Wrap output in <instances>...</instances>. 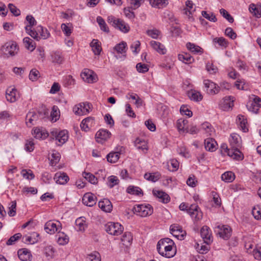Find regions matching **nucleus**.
<instances>
[{"mask_svg":"<svg viewBox=\"0 0 261 261\" xmlns=\"http://www.w3.org/2000/svg\"><path fill=\"white\" fill-rule=\"evenodd\" d=\"M71 25L72 24L70 23H68L67 24L62 23L61 24V29L65 35L67 36H70L72 33V29L71 28Z\"/></svg>","mask_w":261,"mask_h":261,"instance_id":"603ef678","label":"nucleus"},{"mask_svg":"<svg viewBox=\"0 0 261 261\" xmlns=\"http://www.w3.org/2000/svg\"><path fill=\"white\" fill-rule=\"evenodd\" d=\"M217 228L219 229L218 234L224 240H228L231 235V229L227 225H218Z\"/></svg>","mask_w":261,"mask_h":261,"instance_id":"9d476101","label":"nucleus"},{"mask_svg":"<svg viewBox=\"0 0 261 261\" xmlns=\"http://www.w3.org/2000/svg\"><path fill=\"white\" fill-rule=\"evenodd\" d=\"M51 135L53 139L55 138L60 143L58 145L64 144L68 139V132L66 130H62L59 132L57 130H54L51 132Z\"/></svg>","mask_w":261,"mask_h":261,"instance_id":"423d86ee","label":"nucleus"},{"mask_svg":"<svg viewBox=\"0 0 261 261\" xmlns=\"http://www.w3.org/2000/svg\"><path fill=\"white\" fill-rule=\"evenodd\" d=\"M111 133L108 130L101 129L95 135L96 141L99 143L103 144L107 140L110 138Z\"/></svg>","mask_w":261,"mask_h":261,"instance_id":"6e6552de","label":"nucleus"},{"mask_svg":"<svg viewBox=\"0 0 261 261\" xmlns=\"http://www.w3.org/2000/svg\"><path fill=\"white\" fill-rule=\"evenodd\" d=\"M39 76V72L35 68L32 69L30 72L29 79L32 81H36Z\"/></svg>","mask_w":261,"mask_h":261,"instance_id":"052dcab7","label":"nucleus"},{"mask_svg":"<svg viewBox=\"0 0 261 261\" xmlns=\"http://www.w3.org/2000/svg\"><path fill=\"white\" fill-rule=\"evenodd\" d=\"M234 174L231 171H227L222 174L221 175V179L222 180L227 182H232L234 179Z\"/></svg>","mask_w":261,"mask_h":261,"instance_id":"f704fd0d","label":"nucleus"},{"mask_svg":"<svg viewBox=\"0 0 261 261\" xmlns=\"http://www.w3.org/2000/svg\"><path fill=\"white\" fill-rule=\"evenodd\" d=\"M54 179H56V182L57 184L61 185L66 184L69 179L67 175L64 172H58L56 173Z\"/></svg>","mask_w":261,"mask_h":261,"instance_id":"aec40b11","label":"nucleus"},{"mask_svg":"<svg viewBox=\"0 0 261 261\" xmlns=\"http://www.w3.org/2000/svg\"><path fill=\"white\" fill-rule=\"evenodd\" d=\"M60 154L58 152H53L51 154V159L50 161L52 165H56L60 160Z\"/></svg>","mask_w":261,"mask_h":261,"instance_id":"69168bd1","label":"nucleus"},{"mask_svg":"<svg viewBox=\"0 0 261 261\" xmlns=\"http://www.w3.org/2000/svg\"><path fill=\"white\" fill-rule=\"evenodd\" d=\"M81 76L85 82L89 83H94L97 81V75L89 70L85 69L81 73Z\"/></svg>","mask_w":261,"mask_h":261,"instance_id":"1a4fd4ad","label":"nucleus"},{"mask_svg":"<svg viewBox=\"0 0 261 261\" xmlns=\"http://www.w3.org/2000/svg\"><path fill=\"white\" fill-rule=\"evenodd\" d=\"M214 43H217L220 46L226 47L228 45V41L223 37L215 38Z\"/></svg>","mask_w":261,"mask_h":261,"instance_id":"6e6d98bb","label":"nucleus"},{"mask_svg":"<svg viewBox=\"0 0 261 261\" xmlns=\"http://www.w3.org/2000/svg\"><path fill=\"white\" fill-rule=\"evenodd\" d=\"M16 90L15 88L11 90L8 89L6 92L7 100L11 102H15L16 100Z\"/></svg>","mask_w":261,"mask_h":261,"instance_id":"c85d7f7f","label":"nucleus"},{"mask_svg":"<svg viewBox=\"0 0 261 261\" xmlns=\"http://www.w3.org/2000/svg\"><path fill=\"white\" fill-rule=\"evenodd\" d=\"M201 128L205 131L208 135L211 136L213 132V128L208 122H205L202 124Z\"/></svg>","mask_w":261,"mask_h":261,"instance_id":"8fccbe9b","label":"nucleus"},{"mask_svg":"<svg viewBox=\"0 0 261 261\" xmlns=\"http://www.w3.org/2000/svg\"><path fill=\"white\" fill-rule=\"evenodd\" d=\"M23 43L24 46L31 51H33L35 48V43L29 37H25L23 39Z\"/></svg>","mask_w":261,"mask_h":261,"instance_id":"2f4dec72","label":"nucleus"},{"mask_svg":"<svg viewBox=\"0 0 261 261\" xmlns=\"http://www.w3.org/2000/svg\"><path fill=\"white\" fill-rule=\"evenodd\" d=\"M135 145L138 149L147 150V143L144 140L137 138L135 141Z\"/></svg>","mask_w":261,"mask_h":261,"instance_id":"58836bf2","label":"nucleus"},{"mask_svg":"<svg viewBox=\"0 0 261 261\" xmlns=\"http://www.w3.org/2000/svg\"><path fill=\"white\" fill-rule=\"evenodd\" d=\"M95 196L91 193H86L83 197V202L88 206H92L96 204Z\"/></svg>","mask_w":261,"mask_h":261,"instance_id":"f3484780","label":"nucleus"},{"mask_svg":"<svg viewBox=\"0 0 261 261\" xmlns=\"http://www.w3.org/2000/svg\"><path fill=\"white\" fill-rule=\"evenodd\" d=\"M188 123V120L184 119H178L176 122V127L180 133H185V126Z\"/></svg>","mask_w":261,"mask_h":261,"instance_id":"e433bc0d","label":"nucleus"},{"mask_svg":"<svg viewBox=\"0 0 261 261\" xmlns=\"http://www.w3.org/2000/svg\"><path fill=\"white\" fill-rule=\"evenodd\" d=\"M127 193L136 195H139L140 194H143L142 192V190L137 187H135L133 186H129L127 189Z\"/></svg>","mask_w":261,"mask_h":261,"instance_id":"49530a36","label":"nucleus"},{"mask_svg":"<svg viewBox=\"0 0 261 261\" xmlns=\"http://www.w3.org/2000/svg\"><path fill=\"white\" fill-rule=\"evenodd\" d=\"M96 20L101 30L107 33L109 32V30L107 27V24L106 23L104 19L101 17L98 16L97 17Z\"/></svg>","mask_w":261,"mask_h":261,"instance_id":"de8ad7c7","label":"nucleus"},{"mask_svg":"<svg viewBox=\"0 0 261 261\" xmlns=\"http://www.w3.org/2000/svg\"><path fill=\"white\" fill-rule=\"evenodd\" d=\"M152 47L160 54L164 55L166 53V49L164 45L155 41H151L150 42Z\"/></svg>","mask_w":261,"mask_h":261,"instance_id":"5701e85b","label":"nucleus"},{"mask_svg":"<svg viewBox=\"0 0 261 261\" xmlns=\"http://www.w3.org/2000/svg\"><path fill=\"white\" fill-rule=\"evenodd\" d=\"M95 124L94 119L92 117H88L83 119L80 124L81 129L85 131H88L90 128Z\"/></svg>","mask_w":261,"mask_h":261,"instance_id":"9b49d317","label":"nucleus"},{"mask_svg":"<svg viewBox=\"0 0 261 261\" xmlns=\"http://www.w3.org/2000/svg\"><path fill=\"white\" fill-rule=\"evenodd\" d=\"M127 44L125 42H121V43L117 44L114 49L119 54H125L126 53V47Z\"/></svg>","mask_w":261,"mask_h":261,"instance_id":"79ce46f5","label":"nucleus"},{"mask_svg":"<svg viewBox=\"0 0 261 261\" xmlns=\"http://www.w3.org/2000/svg\"><path fill=\"white\" fill-rule=\"evenodd\" d=\"M26 124L29 127L35 125L39 119V115L35 112H29L26 116Z\"/></svg>","mask_w":261,"mask_h":261,"instance_id":"ddd939ff","label":"nucleus"},{"mask_svg":"<svg viewBox=\"0 0 261 261\" xmlns=\"http://www.w3.org/2000/svg\"><path fill=\"white\" fill-rule=\"evenodd\" d=\"M144 177L147 180L155 182L160 179V175L157 173H146Z\"/></svg>","mask_w":261,"mask_h":261,"instance_id":"ea45409f","label":"nucleus"},{"mask_svg":"<svg viewBox=\"0 0 261 261\" xmlns=\"http://www.w3.org/2000/svg\"><path fill=\"white\" fill-rule=\"evenodd\" d=\"M98 206L103 211L110 213L112 211L113 206L111 202L108 199H103L98 202Z\"/></svg>","mask_w":261,"mask_h":261,"instance_id":"dca6fc26","label":"nucleus"},{"mask_svg":"<svg viewBox=\"0 0 261 261\" xmlns=\"http://www.w3.org/2000/svg\"><path fill=\"white\" fill-rule=\"evenodd\" d=\"M188 213L196 221L199 220L202 218V213L196 204H191L188 208Z\"/></svg>","mask_w":261,"mask_h":261,"instance_id":"0eeeda50","label":"nucleus"},{"mask_svg":"<svg viewBox=\"0 0 261 261\" xmlns=\"http://www.w3.org/2000/svg\"><path fill=\"white\" fill-rule=\"evenodd\" d=\"M120 152H110L107 155V159L108 162L110 163H116L120 158Z\"/></svg>","mask_w":261,"mask_h":261,"instance_id":"c9c22d12","label":"nucleus"},{"mask_svg":"<svg viewBox=\"0 0 261 261\" xmlns=\"http://www.w3.org/2000/svg\"><path fill=\"white\" fill-rule=\"evenodd\" d=\"M87 258L90 261H100L101 257L99 252L94 251L88 255Z\"/></svg>","mask_w":261,"mask_h":261,"instance_id":"5fc2aeb1","label":"nucleus"},{"mask_svg":"<svg viewBox=\"0 0 261 261\" xmlns=\"http://www.w3.org/2000/svg\"><path fill=\"white\" fill-rule=\"evenodd\" d=\"M92 51L95 55H99L101 51L100 44L98 40L93 39L90 43Z\"/></svg>","mask_w":261,"mask_h":261,"instance_id":"cd10ccee","label":"nucleus"},{"mask_svg":"<svg viewBox=\"0 0 261 261\" xmlns=\"http://www.w3.org/2000/svg\"><path fill=\"white\" fill-rule=\"evenodd\" d=\"M136 69L140 73H145L149 70L147 65L141 63H139L136 65Z\"/></svg>","mask_w":261,"mask_h":261,"instance_id":"680f3d73","label":"nucleus"},{"mask_svg":"<svg viewBox=\"0 0 261 261\" xmlns=\"http://www.w3.org/2000/svg\"><path fill=\"white\" fill-rule=\"evenodd\" d=\"M37 31L38 35L40 34V39H46L49 38L50 36V33L48 30L46 28H44L41 25H38L37 27Z\"/></svg>","mask_w":261,"mask_h":261,"instance_id":"473e14b6","label":"nucleus"},{"mask_svg":"<svg viewBox=\"0 0 261 261\" xmlns=\"http://www.w3.org/2000/svg\"><path fill=\"white\" fill-rule=\"evenodd\" d=\"M33 132L34 136L36 139H44L48 136V134L46 130H43L40 128H35L34 129Z\"/></svg>","mask_w":261,"mask_h":261,"instance_id":"a878e982","label":"nucleus"},{"mask_svg":"<svg viewBox=\"0 0 261 261\" xmlns=\"http://www.w3.org/2000/svg\"><path fill=\"white\" fill-rule=\"evenodd\" d=\"M178 57L180 61L186 64L191 63L194 60L193 58L189 54L187 53L179 54Z\"/></svg>","mask_w":261,"mask_h":261,"instance_id":"a19ab883","label":"nucleus"},{"mask_svg":"<svg viewBox=\"0 0 261 261\" xmlns=\"http://www.w3.org/2000/svg\"><path fill=\"white\" fill-rule=\"evenodd\" d=\"M105 230L110 234L118 236L120 234L123 229V226L119 223L108 222L105 226Z\"/></svg>","mask_w":261,"mask_h":261,"instance_id":"7ed1b4c3","label":"nucleus"},{"mask_svg":"<svg viewBox=\"0 0 261 261\" xmlns=\"http://www.w3.org/2000/svg\"><path fill=\"white\" fill-rule=\"evenodd\" d=\"M201 14L203 17L211 21L215 22L217 21L216 16L213 13H208L206 11H202Z\"/></svg>","mask_w":261,"mask_h":261,"instance_id":"09e8293b","label":"nucleus"},{"mask_svg":"<svg viewBox=\"0 0 261 261\" xmlns=\"http://www.w3.org/2000/svg\"><path fill=\"white\" fill-rule=\"evenodd\" d=\"M18 256L19 259L22 261L30 260L32 256L31 252L26 248H22L18 250Z\"/></svg>","mask_w":261,"mask_h":261,"instance_id":"6ab92c4d","label":"nucleus"},{"mask_svg":"<svg viewBox=\"0 0 261 261\" xmlns=\"http://www.w3.org/2000/svg\"><path fill=\"white\" fill-rule=\"evenodd\" d=\"M170 244H174L173 241L168 238L160 240L157 244L156 249L160 254H164V251L162 249L165 246H168Z\"/></svg>","mask_w":261,"mask_h":261,"instance_id":"4468645a","label":"nucleus"},{"mask_svg":"<svg viewBox=\"0 0 261 261\" xmlns=\"http://www.w3.org/2000/svg\"><path fill=\"white\" fill-rule=\"evenodd\" d=\"M76 226L78 227V230L84 231L86 227L85 221L82 218H79L75 221Z\"/></svg>","mask_w":261,"mask_h":261,"instance_id":"e2e57ef3","label":"nucleus"},{"mask_svg":"<svg viewBox=\"0 0 261 261\" xmlns=\"http://www.w3.org/2000/svg\"><path fill=\"white\" fill-rule=\"evenodd\" d=\"M241 139L239 135L233 134L231 135V139L230 140V144L233 147H239L241 145Z\"/></svg>","mask_w":261,"mask_h":261,"instance_id":"37998d69","label":"nucleus"},{"mask_svg":"<svg viewBox=\"0 0 261 261\" xmlns=\"http://www.w3.org/2000/svg\"><path fill=\"white\" fill-rule=\"evenodd\" d=\"M92 109V105L89 102H82L75 106L73 111L76 115H83L88 114Z\"/></svg>","mask_w":261,"mask_h":261,"instance_id":"20e7f679","label":"nucleus"},{"mask_svg":"<svg viewBox=\"0 0 261 261\" xmlns=\"http://www.w3.org/2000/svg\"><path fill=\"white\" fill-rule=\"evenodd\" d=\"M153 194L163 203H167L170 200L169 195L162 191L153 190Z\"/></svg>","mask_w":261,"mask_h":261,"instance_id":"2eb2a0df","label":"nucleus"},{"mask_svg":"<svg viewBox=\"0 0 261 261\" xmlns=\"http://www.w3.org/2000/svg\"><path fill=\"white\" fill-rule=\"evenodd\" d=\"M8 8L11 13L15 16H18L20 15V10L13 4H9L8 5Z\"/></svg>","mask_w":261,"mask_h":261,"instance_id":"0e129e2a","label":"nucleus"},{"mask_svg":"<svg viewBox=\"0 0 261 261\" xmlns=\"http://www.w3.org/2000/svg\"><path fill=\"white\" fill-rule=\"evenodd\" d=\"M52 60L53 62L61 64L62 63L63 58L59 52L55 53L52 56Z\"/></svg>","mask_w":261,"mask_h":261,"instance_id":"bf43d9fd","label":"nucleus"},{"mask_svg":"<svg viewBox=\"0 0 261 261\" xmlns=\"http://www.w3.org/2000/svg\"><path fill=\"white\" fill-rule=\"evenodd\" d=\"M205 148L210 151H214L216 149L217 142L214 139L207 138L204 141Z\"/></svg>","mask_w":261,"mask_h":261,"instance_id":"b1692460","label":"nucleus"},{"mask_svg":"<svg viewBox=\"0 0 261 261\" xmlns=\"http://www.w3.org/2000/svg\"><path fill=\"white\" fill-rule=\"evenodd\" d=\"M174 244H170L168 246H165L162 249L164 251V254H161L162 256L167 258H171L173 257L176 252L173 250V246Z\"/></svg>","mask_w":261,"mask_h":261,"instance_id":"412c9836","label":"nucleus"},{"mask_svg":"<svg viewBox=\"0 0 261 261\" xmlns=\"http://www.w3.org/2000/svg\"><path fill=\"white\" fill-rule=\"evenodd\" d=\"M83 176L92 184H96L97 183V178L91 173L84 172L83 173Z\"/></svg>","mask_w":261,"mask_h":261,"instance_id":"4c0bfd02","label":"nucleus"},{"mask_svg":"<svg viewBox=\"0 0 261 261\" xmlns=\"http://www.w3.org/2000/svg\"><path fill=\"white\" fill-rule=\"evenodd\" d=\"M209 228L207 226H203L200 229V235L204 242L206 244H210L212 240Z\"/></svg>","mask_w":261,"mask_h":261,"instance_id":"f8f14e48","label":"nucleus"},{"mask_svg":"<svg viewBox=\"0 0 261 261\" xmlns=\"http://www.w3.org/2000/svg\"><path fill=\"white\" fill-rule=\"evenodd\" d=\"M108 185L110 188H113L114 186L117 185L119 183V179L117 177L112 175L108 178Z\"/></svg>","mask_w":261,"mask_h":261,"instance_id":"4d7b16f0","label":"nucleus"},{"mask_svg":"<svg viewBox=\"0 0 261 261\" xmlns=\"http://www.w3.org/2000/svg\"><path fill=\"white\" fill-rule=\"evenodd\" d=\"M250 12L257 18L261 16V6L256 5L252 4L249 8Z\"/></svg>","mask_w":261,"mask_h":261,"instance_id":"c756f323","label":"nucleus"},{"mask_svg":"<svg viewBox=\"0 0 261 261\" xmlns=\"http://www.w3.org/2000/svg\"><path fill=\"white\" fill-rule=\"evenodd\" d=\"M22 235L20 233H17L9 238L7 241L6 244L7 245H12L14 244L16 241L20 239Z\"/></svg>","mask_w":261,"mask_h":261,"instance_id":"864d4df0","label":"nucleus"},{"mask_svg":"<svg viewBox=\"0 0 261 261\" xmlns=\"http://www.w3.org/2000/svg\"><path fill=\"white\" fill-rule=\"evenodd\" d=\"M69 238L64 233H59L58 234V243L60 245H64L68 243Z\"/></svg>","mask_w":261,"mask_h":261,"instance_id":"a18cd8bd","label":"nucleus"},{"mask_svg":"<svg viewBox=\"0 0 261 261\" xmlns=\"http://www.w3.org/2000/svg\"><path fill=\"white\" fill-rule=\"evenodd\" d=\"M18 49L16 43L13 41L6 43L1 48V50L4 54L11 56H15Z\"/></svg>","mask_w":261,"mask_h":261,"instance_id":"39448f33","label":"nucleus"},{"mask_svg":"<svg viewBox=\"0 0 261 261\" xmlns=\"http://www.w3.org/2000/svg\"><path fill=\"white\" fill-rule=\"evenodd\" d=\"M233 97L231 96L225 97L223 99V101L221 102L220 104V107L223 110H226L227 109H229L232 108L233 106Z\"/></svg>","mask_w":261,"mask_h":261,"instance_id":"a211bd4d","label":"nucleus"},{"mask_svg":"<svg viewBox=\"0 0 261 261\" xmlns=\"http://www.w3.org/2000/svg\"><path fill=\"white\" fill-rule=\"evenodd\" d=\"M237 121L239 124L240 128L244 132H246L248 130L246 126L247 123V119L244 116L239 115L237 117Z\"/></svg>","mask_w":261,"mask_h":261,"instance_id":"393cba45","label":"nucleus"},{"mask_svg":"<svg viewBox=\"0 0 261 261\" xmlns=\"http://www.w3.org/2000/svg\"><path fill=\"white\" fill-rule=\"evenodd\" d=\"M225 34L231 39H234L237 37L236 33L231 28H227L225 31Z\"/></svg>","mask_w":261,"mask_h":261,"instance_id":"338daca9","label":"nucleus"},{"mask_svg":"<svg viewBox=\"0 0 261 261\" xmlns=\"http://www.w3.org/2000/svg\"><path fill=\"white\" fill-rule=\"evenodd\" d=\"M188 97L191 100L199 101L202 99V95L200 92L195 90H190L188 92Z\"/></svg>","mask_w":261,"mask_h":261,"instance_id":"bb28decb","label":"nucleus"},{"mask_svg":"<svg viewBox=\"0 0 261 261\" xmlns=\"http://www.w3.org/2000/svg\"><path fill=\"white\" fill-rule=\"evenodd\" d=\"M134 213L141 217H146L151 215L153 213V207L150 205L140 204L133 207Z\"/></svg>","mask_w":261,"mask_h":261,"instance_id":"f03ea898","label":"nucleus"},{"mask_svg":"<svg viewBox=\"0 0 261 261\" xmlns=\"http://www.w3.org/2000/svg\"><path fill=\"white\" fill-rule=\"evenodd\" d=\"M108 22L114 28L119 29L121 32L126 33L129 31L128 24L123 20L115 18L113 16L108 17Z\"/></svg>","mask_w":261,"mask_h":261,"instance_id":"f257e3e1","label":"nucleus"},{"mask_svg":"<svg viewBox=\"0 0 261 261\" xmlns=\"http://www.w3.org/2000/svg\"><path fill=\"white\" fill-rule=\"evenodd\" d=\"M149 3L152 7L159 9L165 7L168 4L167 0H149Z\"/></svg>","mask_w":261,"mask_h":261,"instance_id":"7c9ffc66","label":"nucleus"},{"mask_svg":"<svg viewBox=\"0 0 261 261\" xmlns=\"http://www.w3.org/2000/svg\"><path fill=\"white\" fill-rule=\"evenodd\" d=\"M220 13L229 22L232 23L234 21L233 17L224 9H221Z\"/></svg>","mask_w":261,"mask_h":261,"instance_id":"3c124183","label":"nucleus"},{"mask_svg":"<svg viewBox=\"0 0 261 261\" xmlns=\"http://www.w3.org/2000/svg\"><path fill=\"white\" fill-rule=\"evenodd\" d=\"M44 230L48 233L53 234L58 231V228L55 223L52 221H48L44 225Z\"/></svg>","mask_w":261,"mask_h":261,"instance_id":"4be33fe9","label":"nucleus"},{"mask_svg":"<svg viewBox=\"0 0 261 261\" xmlns=\"http://www.w3.org/2000/svg\"><path fill=\"white\" fill-rule=\"evenodd\" d=\"M75 83V80L73 79L72 76L69 75L66 76L64 80V85L65 87H68L71 85H74Z\"/></svg>","mask_w":261,"mask_h":261,"instance_id":"774afa93","label":"nucleus"},{"mask_svg":"<svg viewBox=\"0 0 261 261\" xmlns=\"http://www.w3.org/2000/svg\"><path fill=\"white\" fill-rule=\"evenodd\" d=\"M204 85L205 87L206 88V92L207 93L208 92L212 91L213 89L215 88V86L217 85L216 84L208 80L204 81Z\"/></svg>","mask_w":261,"mask_h":261,"instance_id":"13d9d810","label":"nucleus"},{"mask_svg":"<svg viewBox=\"0 0 261 261\" xmlns=\"http://www.w3.org/2000/svg\"><path fill=\"white\" fill-rule=\"evenodd\" d=\"M133 240V236L130 232H125L121 238V241L125 246H128Z\"/></svg>","mask_w":261,"mask_h":261,"instance_id":"72a5a7b5","label":"nucleus"},{"mask_svg":"<svg viewBox=\"0 0 261 261\" xmlns=\"http://www.w3.org/2000/svg\"><path fill=\"white\" fill-rule=\"evenodd\" d=\"M186 47L189 50H190L192 53H194V54H197L200 52H202L201 51L202 48L200 46L196 45L191 42L187 43L186 44Z\"/></svg>","mask_w":261,"mask_h":261,"instance_id":"c03bdc74","label":"nucleus"}]
</instances>
